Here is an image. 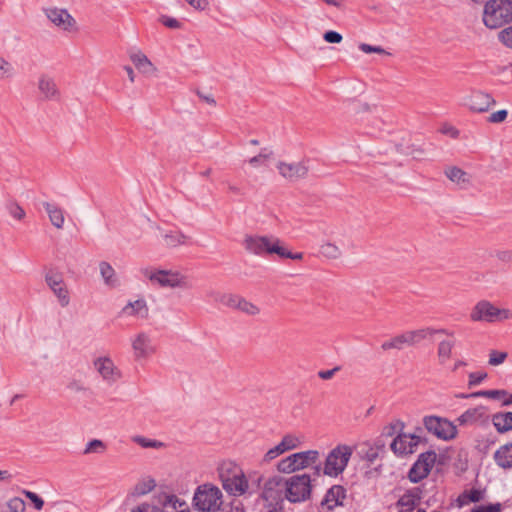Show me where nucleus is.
<instances>
[{
    "mask_svg": "<svg viewBox=\"0 0 512 512\" xmlns=\"http://www.w3.org/2000/svg\"><path fill=\"white\" fill-rule=\"evenodd\" d=\"M304 443V436L300 433H286L282 436L281 440L277 445L270 448L263 457L264 462H271L277 457L289 452L296 450Z\"/></svg>",
    "mask_w": 512,
    "mask_h": 512,
    "instance_id": "nucleus-13",
    "label": "nucleus"
},
{
    "mask_svg": "<svg viewBox=\"0 0 512 512\" xmlns=\"http://www.w3.org/2000/svg\"><path fill=\"white\" fill-rule=\"evenodd\" d=\"M143 277L162 288H188V278L177 270L147 267L141 269Z\"/></svg>",
    "mask_w": 512,
    "mask_h": 512,
    "instance_id": "nucleus-5",
    "label": "nucleus"
},
{
    "mask_svg": "<svg viewBox=\"0 0 512 512\" xmlns=\"http://www.w3.org/2000/svg\"><path fill=\"white\" fill-rule=\"evenodd\" d=\"M242 246L247 253L261 258L277 255L281 259L302 260L304 257L302 252H291L280 238L271 234H247Z\"/></svg>",
    "mask_w": 512,
    "mask_h": 512,
    "instance_id": "nucleus-1",
    "label": "nucleus"
},
{
    "mask_svg": "<svg viewBox=\"0 0 512 512\" xmlns=\"http://www.w3.org/2000/svg\"><path fill=\"white\" fill-rule=\"evenodd\" d=\"M359 49L366 54L370 53H377V54H383V55H390L389 52H387L385 49H383L380 46H372L370 44L361 43L359 45Z\"/></svg>",
    "mask_w": 512,
    "mask_h": 512,
    "instance_id": "nucleus-51",
    "label": "nucleus"
},
{
    "mask_svg": "<svg viewBox=\"0 0 512 512\" xmlns=\"http://www.w3.org/2000/svg\"><path fill=\"white\" fill-rule=\"evenodd\" d=\"M512 20V0H489L484 7L483 23L496 29Z\"/></svg>",
    "mask_w": 512,
    "mask_h": 512,
    "instance_id": "nucleus-4",
    "label": "nucleus"
},
{
    "mask_svg": "<svg viewBox=\"0 0 512 512\" xmlns=\"http://www.w3.org/2000/svg\"><path fill=\"white\" fill-rule=\"evenodd\" d=\"M5 208L9 215L18 221L23 220L26 216L24 209L15 200L7 201Z\"/></svg>",
    "mask_w": 512,
    "mask_h": 512,
    "instance_id": "nucleus-39",
    "label": "nucleus"
},
{
    "mask_svg": "<svg viewBox=\"0 0 512 512\" xmlns=\"http://www.w3.org/2000/svg\"><path fill=\"white\" fill-rule=\"evenodd\" d=\"M99 272L104 284L109 288H117L120 285L115 269L106 261L99 263Z\"/></svg>",
    "mask_w": 512,
    "mask_h": 512,
    "instance_id": "nucleus-31",
    "label": "nucleus"
},
{
    "mask_svg": "<svg viewBox=\"0 0 512 512\" xmlns=\"http://www.w3.org/2000/svg\"><path fill=\"white\" fill-rule=\"evenodd\" d=\"M239 299V295L224 293V296L220 298V304L231 309H236Z\"/></svg>",
    "mask_w": 512,
    "mask_h": 512,
    "instance_id": "nucleus-48",
    "label": "nucleus"
},
{
    "mask_svg": "<svg viewBox=\"0 0 512 512\" xmlns=\"http://www.w3.org/2000/svg\"><path fill=\"white\" fill-rule=\"evenodd\" d=\"M219 478L224 490L233 496H241L248 490V480L236 463L223 461L218 468Z\"/></svg>",
    "mask_w": 512,
    "mask_h": 512,
    "instance_id": "nucleus-2",
    "label": "nucleus"
},
{
    "mask_svg": "<svg viewBox=\"0 0 512 512\" xmlns=\"http://www.w3.org/2000/svg\"><path fill=\"white\" fill-rule=\"evenodd\" d=\"M133 441L143 448H161L164 446V444L160 441L145 438L142 436L134 437Z\"/></svg>",
    "mask_w": 512,
    "mask_h": 512,
    "instance_id": "nucleus-46",
    "label": "nucleus"
},
{
    "mask_svg": "<svg viewBox=\"0 0 512 512\" xmlns=\"http://www.w3.org/2000/svg\"><path fill=\"white\" fill-rule=\"evenodd\" d=\"M236 310L249 316H256L260 313V308L257 305L241 296L238 301Z\"/></svg>",
    "mask_w": 512,
    "mask_h": 512,
    "instance_id": "nucleus-37",
    "label": "nucleus"
},
{
    "mask_svg": "<svg viewBox=\"0 0 512 512\" xmlns=\"http://www.w3.org/2000/svg\"><path fill=\"white\" fill-rule=\"evenodd\" d=\"M487 376V373L482 371L469 373L468 387L472 388L481 384L487 378Z\"/></svg>",
    "mask_w": 512,
    "mask_h": 512,
    "instance_id": "nucleus-49",
    "label": "nucleus"
},
{
    "mask_svg": "<svg viewBox=\"0 0 512 512\" xmlns=\"http://www.w3.org/2000/svg\"><path fill=\"white\" fill-rule=\"evenodd\" d=\"M43 13L50 23L59 30L67 33L78 31L77 22L68 10L58 7H47L43 9Z\"/></svg>",
    "mask_w": 512,
    "mask_h": 512,
    "instance_id": "nucleus-15",
    "label": "nucleus"
},
{
    "mask_svg": "<svg viewBox=\"0 0 512 512\" xmlns=\"http://www.w3.org/2000/svg\"><path fill=\"white\" fill-rule=\"evenodd\" d=\"M406 346H411L408 335L405 332L392 337L391 339L384 341L381 345V348L385 351L396 349L402 350Z\"/></svg>",
    "mask_w": 512,
    "mask_h": 512,
    "instance_id": "nucleus-35",
    "label": "nucleus"
},
{
    "mask_svg": "<svg viewBox=\"0 0 512 512\" xmlns=\"http://www.w3.org/2000/svg\"><path fill=\"white\" fill-rule=\"evenodd\" d=\"M43 207L46 213L48 214L51 224L57 229H62L65 223L63 209L60 208L58 205L50 202H44Z\"/></svg>",
    "mask_w": 512,
    "mask_h": 512,
    "instance_id": "nucleus-30",
    "label": "nucleus"
},
{
    "mask_svg": "<svg viewBox=\"0 0 512 512\" xmlns=\"http://www.w3.org/2000/svg\"><path fill=\"white\" fill-rule=\"evenodd\" d=\"M131 512H161L160 508L150 502H142L135 506Z\"/></svg>",
    "mask_w": 512,
    "mask_h": 512,
    "instance_id": "nucleus-53",
    "label": "nucleus"
},
{
    "mask_svg": "<svg viewBox=\"0 0 512 512\" xmlns=\"http://www.w3.org/2000/svg\"><path fill=\"white\" fill-rule=\"evenodd\" d=\"M495 103L494 98L490 94L479 90L472 91L464 99V105L471 111L478 113L488 111Z\"/></svg>",
    "mask_w": 512,
    "mask_h": 512,
    "instance_id": "nucleus-20",
    "label": "nucleus"
},
{
    "mask_svg": "<svg viewBox=\"0 0 512 512\" xmlns=\"http://www.w3.org/2000/svg\"><path fill=\"white\" fill-rule=\"evenodd\" d=\"M7 507L10 512H25V501L20 497H12L7 502Z\"/></svg>",
    "mask_w": 512,
    "mask_h": 512,
    "instance_id": "nucleus-47",
    "label": "nucleus"
},
{
    "mask_svg": "<svg viewBox=\"0 0 512 512\" xmlns=\"http://www.w3.org/2000/svg\"><path fill=\"white\" fill-rule=\"evenodd\" d=\"M130 60L135 67L144 75H152L157 71L155 65L149 58L141 51H136L130 54Z\"/></svg>",
    "mask_w": 512,
    "mask_h": 512,
    "instance_id": "nucleus-28",
    "label": "nucleus"
},
{
    "mask_svg": "<svg viewBox=\"0 0 512 512\" xmlns=\"http://www.w3.org/2000/svg\"><path fill=\"white\" fill-rule=\"evenodd\" d=\"M496 465L504 470L512 469V443L501 445L493 455Z\"/></svg>",
    "mask_w": 512,
    "mask_h": 512,
    "instance_id": "nucleus-27",
    "label": "nucleus"
},
{
    "mask_svg": "<svg viewBox=\"0 0 512 512\" xmlns=\"http://www.w3.org/2000/svg\"><path fill=\"white\" fill-rule=\"evenodd\" d=\"M156 486L155 480L152 478H146L139 481L134 487V495L143 496L150 493Z\"/></svg>",
    "mask_w": 512,
    "mask_h": 512,
    "instance_id": "nucleus-38",
    "label": "nucleus"
},
{
    "mask_svg": "<svg viewBox=\"0 0 512 512\" xmlns=\"http://www.w3.org/2000/svg\"><path fill=\"white\" fill-rule=\"evenodd\" d=\"M467 366V362L463 359H457L454 361L453 365L450 367V371L452 373H456L460 368Z\"/></svg>",
    "mask_w": 512,
    "mask_h": 512,
    "instance_id": "nucleus-62",
    "label": "nucleus"
},
{
    "mask_svg": "<svg viewBox=\"0 0 512 512\" xmlns=\"http://www.w3.org/2000/svg\"><path fill=\"white\" fill-rule=\"evenodd\" d=\"M285 497L291 503L304 502L311 496L312 485L309 474H300L284 480Z\"/></svg>",
    "mask_w": 512,
    "mask_h": 512,
    "instance_id": "nucleus-8",
    "label": "nucleus"
},
{
    "mask_svg": "<svg viewBox=\"0 0 512 512\" xmlns=\"http://www.w3.org/2000/svg\"><path fill=\"white\" fill-rule=\"evenodd\" d=\"M506 395H507V393L504 390H485V391L473 392L469 395H461V397L462 398L486 397V398H491V399H502Z\"/></svg>",
    "mask_w": 512,
    "mask_h": 512,
    "instance_id": "nucleus-40",
    "label": "nucleus"
},
{
    "mask_svg": "<svg viewBox=\"0 0 512 512\" xmlns=\"http://www.w3.org/2000/svg\"><path fill=\"white\" fill-rule=\"evenodd\" d=\"M353 454V448L348 445H337L327 455L323 467L326 476L337 477L346 469Z\"/></svg>",
    "mask_w": 512,
    "mask_h": 512,
    "instance_id": "nucleus-9",
    "label": "nucleus"
},
{
    "mask_svg": "<svg viewBox=\"0 0 512 512\" xmlns=\"http://www.w3.org/2000/svg\"><path fill=\"white\" fill-rule=\"evenodd\" d=\"M161 512H191L188 504L175 495H166L161 502Z\"/></svg>",
    "mask_w": 512,
    "mask_h": 512,
    "instance_id": "nucleus-29",
    "label": "nucleus"
},
{
    "mask_svg": "<svg viewBox=\"0 0 512 512\" xmlns=\"http://www.w3.org/2000/svg\"><path fill=\"white\" fill-rule=\"evenodd\" d=\"M161 235L164 245L169 248L186 245L189 239L188 236L179 230L161 231Z\"/></svg>",
    "mask_w": 512,
    "mask_h": 512,
    "instance_id": "nucleus-32",
    "label": "nucleus"
},
{
    "mask_svg": "<svg viewBox=\"0 0 512 512\" xmlns=\"http://www.w3.org/2000/svg\"><path fill=\"white\" fill-rule=\"evenodd\" d=\"M93 367L103 382L113 385L122 378L121 369L110 355H100L93 360Z\"/></svg>",
    "mask_w": 512,
    "mask_h": 512,
    "instance_id": "nucleus-14",
    "label": "nucleus"
},
{
    "mask_svg": "<svg viewBox=\"0 0 512 512\" xmlns=\"http://www.w3.org/2000/svg\"><path fill=\"white\" fill-rule=\"evenodd\" d=\"M207 296L216 303H220V298L224 296V293L216 290H211L207 293Z\"/></svg>",
    "mask_w": 512,
    "mask_h": 512,
    "instance_id": "nucleus-64",
    "label": "nucleus"
},
{
    "mask_svg": "<svg viewBox=\"0 0 512 512\" xmlns=\"http://www.w3.org/2000/svg\"><path fill=\"white\" fill-rule=\"evenodd\" d=\"M160 21L165 27L171 29H178L181 26L180 22L177 19L168 16H162L160 18Z\"/></svg>",
    "mask_w": 512,
    "mask_h": 512,
    "instance_id": "nucleus-57",
    "label": "nucleus"
},
{
    "mask_svg": "<svg viewBox=\"0 0 512 512\" xmlns=\"http://www.w3.org/2000/svg\"><path fill=\"white\" fill-rule=\"evenodd\" d=\"M37 88L44 100L54 101L60 99V90L55 79L48 74H41L37 81Z\"/></svg>",
    "mask_w": 512,
    "mask_h": 512,
    "instance_id": "nucleus-21",
    "label": "nucleus"
},
{
    "mask_svg": "<svg viewBox=\"0 0 512 512\" xmlns=\"http://www.w3.org/2000/svg\"><path fill=\"white\" fill-rule=\"evenodd\" d=\"M436 460L437 454L435 451L430 450L421 453L409 470V480L413 483H418L425 479L431 472Z\"/></svg>",
    "mask_w": 512,
    "mask_h": 512,
    "instance_id": "nucleus-17",
    "label": "nucleus"
},
{
    "mask_svg": "<svg viewBox=\"0 0 512 512\" xmlns=\"http://www.w3.org/2000/svg\"><path fill=\"white\" fill-rule=\"evenodd\" d=\"M441 131L443 134H448L453 138H457L459 135L458 130L453 126H444Z\"/></svg>",
    "mask_w": 512,
    "mask_h": 512,
    "instance_id": "nucleus-63",
    "label": "nucleus"
},
{
    "mask_svg": "<svg viewBox=\"0 0 512 512\" xmlns=\"http://www.w3.org/2000/svg\"><path fill=\"white\" fill-rule=\"evenodd\" d=\"M22 493L32 502L36 510L43 508L44 500L39 495L29 490H23Z\"/></svg>",
    "mask_w": 512,
    "mask_h": 512,
    "instance_id": "nucleus-50",
    "label": "nucleus"
},
{
    "mask_svg": "<svg viewBox=\"0 0 512 512\" xmlns=\"http://www.w3.org/2000/svg\"><path fill=\"white\" fill-rule=\"evenodd\" d=\"M425 429L436 438L449 441L457 436L456 425L446 418L428 415L422 420Z\"/></svg>",
    "mask_w": 512,
    "mask_h": 512,
    "instance_id": "nucleus-10",
    "label": "nucleus"
},
{
    "mask_svg": "<svg viewBox=\"0 0 512 512\" xmlns=\"http://www.w3.org/2000/svg\"><path fill=\"white\" fill-rule=\"evenodd\" d=\"M485 416V411L483 407H476L472 409L466 410L463 414H461L458 418L460 424H471L479 421Z\"/></svg>",
    "mask_w": 512,
    "mask_h": 512,
    "instance_id": "nucleus-36",
    "label": "nucleus"
},
{
    "mask_svg": "<svg viewBox=\"0 0 512 512\" xmlns=\"http://www.w3.org/2000/svg\"><path fill=\"white\" fill-rule=\"evenodd\" d=\"M455 346L454 340H442L437 347V358L441 366H445L452 357Z\"/></svg>",
    "mask_w": 512,
    "mask_h": 512,
    "instance_id": "nucleus-34",
    "label": "nucleus"
},
{
    "mask_svg": "<svg viewBox=\"0 0 512 512\" xmlns=\"http://www.w3.org/2000/svg\"><path fill=\"white\" fill-rule=\"evenodd\" d=\"M121 313L124 316L145 319L148 317L149 309L144 299H137L135 301H129L123 307Z\"/></svg>",
    "mask_w": 512,
    "mask_h": 512,
    "instance_id": "nucleus-25",
    "label": "nucleus"
},
{
    "mask_svg": "<svg viewBox=\"0 0 512 512\" xmlns=\"http://www.w3.org/2000/svg\"><path fill=\"white\" fill-rule=\"evenodd\" d=\"M45 283L56 297L62 308L70 304V292L64 281L63 275L55 270H49L45 273Z\"/></svg>",
    "mask_w": 512,
    "mask_h": 512,
    "instance_id": "nucleus-16",
    "label": "nucleus"
},
{
    "mask_svg": "<svg viewBox=\"0 0 512 512\" xmlns=\"http://www.w3.org/2000/svg\"><path fill=\"white\" fill-rule=\"evenodd\" d=\"M421 442L422 437L420 435L399 433L391 442L390 449L395 455L402 457L413 454Z\"/></svg>",
    "mask_w": 512,
    "mask_h": 512,
    "instance_id": "nucleus-18",
    "label": "nucleus"
},
{
    "mask_svg": "<svg viewBox=\"0 0 512 512\" xmlns=\"http://www.w3.org/2000/svg\"><path fill=\"white\" fill-rule=\"evenodd\" d=\"M338 370H339L338 367H335L330 370H322V371L318 372V376H319V378H321L323 380H329L335 375V372Z\"/></svg>",
    "mask_w": 512,
    "mask_h": 512,
    "instance_id": "nucleus-60",
    "label": "nucleus"
},
{
    "mask_svg": "<svg viewBox=\"0 0 512 512\" xmlns=\"http://www.w3.org/2000/svg\"><path fill=\"white\" fill-rule=\"evenodd\" d=\"M320 453L317 450H306L296 452L282 458L276 465L278 472L291 474L296 471L304 470L319 461Z\"/></svg>",
    "mask_w": 512,
    "mask_h": 512,
    "instance_id": "nucleus-7",
    "label": "nucleus"
},
{
    "mask_svg": "<svg viewBox=\"0 0 512 512\" xmlns=\"http://www.w3.org/2000/svg\"><path fill=\"white\" fill-rule=\"evenodd\" d=\"M470 317L473 321L495 322L512 318V311L499 309L488 301H480L473 308Z\"/></svg>",
    "mask_w": 512,
    "mask_h": 512,
    "instance_id": "nucleus-12",
    "label": "nucleus"
},
{
    "mask_svg": "<svg viewBox=\"0 0 512 512\" xmlns=\"http://www.w3.org/2000/svg\"><path fill=\"white\" fill-rule=\"evenodd\" d=\"M508 357V353L500 350H490L488 355V364L496 367L505 362Z\"/></svg>",
    "mask_w": 512,
    "mask_h": 512,
    "instance_id": "nucleus-42",
    "label": "nucleus"
},
{
    "mask_svg": "<svg viewBox=\"0 0 512 512\" xmlns=\"http://www.w3.org/2000/svg\"><path fill=\"white\" fill-rule=\"evenodd\" d=\"M471 502H479L483 499V492L478 489H472L469 492H467L465 495Z\"/></svg>",
    "mask_w": 512,
    "mask_h": 512,
    "instance_id": "nucleus-59",
    "label": "nucleus"
},
{
    "mask_svg": "<svg viewBox=\"0 0 512 512\" xmlns=\"http://www.w3.org/2000/svg\"><path fill=\"white\" fill-rule=\"evenodd\" d=\"M345 499V488L341 485H333L328 489L321 501V508L323 510L332 511L336 507L343 506Z\"/></svg>",
    "mask_w": 512,
    "mask_h": 512,
    "instance_id": "nucleus-23",
    "label": "nucleus"
},
{
    "mask_svg": "<svg viewBox=\"0 0 512 512\" xmlns=\"http://www.w3.org/2000/svg\"><path fill=\"white\" fill-rule=\"evenodd\" d=\"M222 512H244V508L240 502H233L229 507L223 509Z\"/></svg>",
    "mask_w": 512,
    "mask_h": 512,
    "instance_id": "nucleus-61",
    "label": "nucleus"
},
{
    "mask_svg": "<svg viewBox=\"0 0 512 512\" xmlns=\"http://www.w3.org/2000/svg\"><path fill=\"white\" fill-rule=\"evenodd\" d=\"M190 6L196 10L203 11L209 6L208 0H185Z\"/></svg>",
    "mask_w": 512,
    "mask_h": 512,
    "instance_id": "nucleus-58",
    "label": "nucleus"
},
{
    "mask_svg": "<svg viewBox=\"0 0 512 512\" xmlns=\"http://www.w3.org/2000/svg\"><path fill=\"white\" fill-rule=\"evenodd\" d=\"M105 449H106V446L103 443V441L94 439L87 443V445L84 449V454H93V453L101 454L105 451Z\"/></svg>",
    "mask_w": 512,
    "mask_h": 512,
    "instance_id": "nucleus-45",
    "label": "nucleus"
},
{
    "mask_svg": "<svg viewBox=\"0 0 512 512\" xmlns=\"http://www.w3.org/2000/svg\"><path fill=\"white\" fill-rule=\"evenodd\" d=\"M276 168L279 174L290 182H296L305 178L309 171L307 162L304 160L299 162L279 161Z\"/></svg>",
    "mask_w": 512,
    "mask_h": 512,
    "instance_id": "nucleus-19",
    "label": "nucleus"
},
{
    "mask_svg": "<svg viewBox=\"0 0 512 512\" xmlns=\"http://www.w3.org/2000/svg\"><path fill=\"white\" fill-rule=\"evenodd\" d=\"M492 423L499 433L512 430V412H498L492 416Z\"/></svg>",
    "mask_w": 512,
    "mask_h": 512,
    "instance_id": "nucleus-33",
    "label": "nucleus"
},
{
    "mask_svg": "<svg viewBox=\"0 0 512 512\" xmlns=\"http://www.w3.org/2000/svg\"><path fill=\"white\" fill-rule=\"evenodd\" d=\"M15 75L13 65L5 58L0 56V80L11 78Z\"/></svg>",
    "mask_w": 512,
    "mask_h": 512,
    "instance_id": "nucleus-44",
    "label": "nucleus"
},
{
    "mask_svg": "<svg viewBox=\"0 0 512 512\" xmlns=\"http://www.w3.org/2000/svg\"><path fill=\"white\" fill-rule=\"evenodd\" d=\"M445 176L461 188L471 185V177L468 173L456 166H448L444 169Z\"/></svg>",
    "mask_w": 512,
    "mask_h": 512,
    "instance_id": "nucleus-26",
    "label": "nucleus"
},
{
    "mask_svg": "<svg viewBox=\"0 0 512 512\" xmlns=\"http://www.w3.org/2000/svg\"><path fill=\"white\" fill-rule=\"evenodd\" d=\"M134 360L142 361L151 358L157 352L153 337L145 331L138 332L130 338Z\"/></svg>",
    "mask_w": 512,
    "mask_h": 512,
    "instance_id": "nucleus-11",
    "label": "nucleus"
},
{
    "mask_svg": "<svg viewBox=\"0 0 512 512\" xmlns=\"http://www.w3.org/2000/svg\"><path fill=\"white\" fill-rule=\"evenodd\" d=\"M285 499L284 479L279 476L269 478L261 493L262 511L283 510Z\"/></svg>",
    "mask_w": 512,
    "mask_h": 512,
    "instance_id": "nucleus-6",
    "label": "nucleus"
},
{
    "mask_svg": "<svg viewBox=\"0 0 512 512\" xmlns=\"http://www.w3.org/2000/svg\"><path fill=\"white\" fill-rule=\"evenodd\" d=\"M422 492L415 487L406 490L397 500L395 508L398 512H413L419 505Z\"/></svg>",
    "mask_w": 512,
    "mask_h": 512,
    "instance_id": "nucleus-22",
    "label": "nucleus"
},
{
    "mask_svg": "<svg viewBox=\"0 0 512 512\" xmlns=\"http://www.w3.org/2000/svg\"><path fill=\"white\" fill-rule=\"evenodd\" d=\"M271 152L266 148H263L260 153L248 160V163L254 167L258 168L266 164V161L270 158Z\"/></svg>",
    "mask_w": 512,
    "mask_h": 512,
    "instance_id": "nucleus-43",
    "label": "nucleus"
},
{
    "mask_svg": "<svg viewBox=\"0 0 512 512\" xmlns=\"http://www.w3.org/2000/svg\"><path fill=\"white\" fill-rule=\"evenodd\" d=\"M508 116V111L505 109L498 110L493 112L488 117V122L490 123H502L506 120Z\"/></svg>",
    "mask_w": 512,
    "mask_h": 512,
    "instance_id": "nucleus-55",
    "label": "nucleus"
},
{
    "mask_svg": "<svg viewBox=\"0 0 512 512\" xmlns=\"http://www.w3.org/2000/svg\"><path fill=\"white\" fill-rule=\"evenodd\" d=\"M500 511H501L500 503L479 505V506H475L471 509V512H500Z\"/></svg>",
    "mask_w": 512,
    "mask_h": 512,
    "instance_id": "nucleus-54",
    "label": "nucleus"
},
{
    "mask_svg": "<svg viewBox=\"0 0 512 512\" xmlns=\"http://www.w3.org/2000/svg\"><path fill=\"white\" fill-rule=\"evenodd\" d=\"M323 39L328 43H340L342 41V35L336 31H327L323 35Z\"/></svg>",
    "mask_w": 512,
    "mask_h": 512,
    "instance_id": "nucleus-56",
    "label": "nucleus"
},
{
    "mask_svg": "<svg viewBox=\"0 0 512 512\" xmlns=\"http://www.w3.org/2000/svg\"><path fill=\"white\" fill-rule=\"evenodd\" d=\"M320 253L326 258L337 259L341 255V250L336 244L326 242L321 245Z\"/></svg>",
    "mask_w": 512,
    "mask_h": 512,
    "instance_id": "nucleus-41",
    "label": "nucleus"
},
{
    "mask_svg": "<svg viewBox=\"0 0 512 512\" xmlns=\"http://www.w3.org/2000/svg\"><path fill=\"white\" fill-rule=\"evenodd\" d=\"M406 333L408 335L411 346L416 345L423 340L430 339L437 333L445 334L448 336H453V333L449 332L446 329H434L431 327L420 328L417 330H410V331H406Z\"/></svg>",
    "mask_w": 512,
    "mask_h": 512,
    "instance_id": "nucleus-24",
    "label": "nucleus"
},
{
    "mask_svg": "<svg viewBox=\"0 0 512 512\" xmlns=\"http://www.w3.org/2000/svg\"><path fill=\"white\" fill-rule=\"evenodd\" d=\"M498 37L505 46L512 49V26L500 31Z\"/></svg>",
    "mask_w": 512,
    "mask_h": 512,
    "instance_id": "nucleus-52",
    "label": "nucleus"
},
{
    "mask_svg": "<svg viewBox=\"0 0 512 512\" xmlns=\"http://www.w3.org/2000/svg\"><path fill=\"white\" fill-rule=\"evenodd\" d=\"M223 505V493L219 487L204 483L193 494L192 506L198 512H218Z\"/></svg>",
    "mask_w": 512,
    "mask_h": 512,
    "instance_id": "nucleus-3",
    "label": "nucleus"
}]
</instances>
